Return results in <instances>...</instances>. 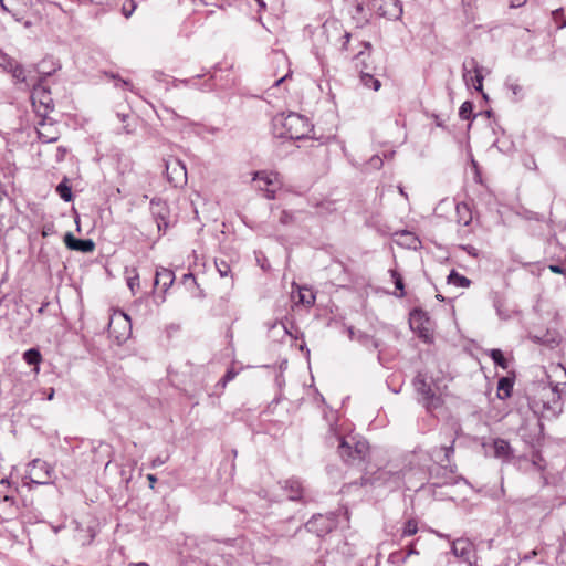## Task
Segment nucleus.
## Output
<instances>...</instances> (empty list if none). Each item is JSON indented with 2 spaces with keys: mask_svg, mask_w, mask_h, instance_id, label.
Returning a JSON list of instances; mask_svg holds the SVG:
<instances>
[{
  "mask_svg": "<svg viewBox=\"0 0 566 566\" xmlns=\"http://www.w3.org/2000/svg\"><path fill=\"white\" fill-rule=\"evenodd\" d=\"M326 443L336 447L342 460L352 465L365 462L369 455V444L365 438L359 434L338 433L333 427L326 436Z\"/></svg>",
  "mask_w": 566,
  "mask_h": 566,
  "instance_id": "1",
  "label": "nucleus"
},
{
  "mask_svg": "<svg viewBox=\"0 0 566 566\" xmlns=\"http://www.w3.org/2000/svg\"><path fill=\"white\" fill-rule=\"evenodd\" d=\"M275 135L286 139H303L312 132V125L306 117L296 113H290L275 117Z\"/></svg>",
  "mask_w": 566,
  "mask_h": 566,
  "instance_id": "2",
  "label": "nucleus"
},
{
  "mask_svg": "<svg viewBox=\"0 0 566 566\" xmlns=\"http://www.w3.org/2000/svg\"><path fill=\"white\" fill-rule=\"evenodd\" d=\"M252 180L255 184V188L263 191L264 197L270 200L275 198L276 190L282 186L280 175L276 171H256Z\"/></svg>",
  "mask_w": 566,
  "mask_h": 566,
  "instance_id": "3",
  "label": "nucleus"
},
{
  "mask_svg": "<svg viewBox=\"0 0 566 566\" xmlns=\"http://www.w3.org/2000/svg\"><path fill=\"white\" fill-rule=\"evenodd\" d=\"M31 101L40 117H46V115L54 109L51 92L42 82L33 84Z\"/></svg>",
  "mask_w": 566,
  "mask_h": 566,
  "instance_id": "4",
  "label": "nucleus"
},
{
  "mask_svg": "<svg viewBox=\"0 0 566 566\" xmlns=\"http://www.w3.org/2000/svg\"><path fill=\"white\" fill-rule=\"evenodd\" d=\"M337 526L336 517L333 513L331 514H317L314 515L306 524L305 528L322 537L332 532Z\"/></svg>",
  "mask_w": 566,
  "mask_h": 566,
  "instance_id": "5",
  "label": "nucleus"
},
{
  "mask_svg": "<svg viewBox=\"0 0 566 566\" xmlns=\"http://www.w3.org/2000/svg\"><path fill=\"white\" fill-rule=\"evenodd\" d=\"M463 80L467 86L472 85L475 91L482 92L483 88V75L481 67L474 57H468L464 60L463 65Z\"/></svg>",
  "mask_w": 566,
  "mask_h": 566,
  "instance_id": "6",
  "label": "nucleus"
},
{
  "mask_svg": "<svg viewBox=\"0 0 566 566\" xmlns=\"http://www.w3.org/2000/svg\"><path fill=\"white\" fill-rule=\"evenodd\" d=\"M413 386L427 409L437 408L439 406V397L434 395L423 374L419 373L415 377Z\"/></svg>",
  "mask_w": 566,
  "mask_h": 566,
  "instance_id": "7",
  "label": "nucleus"
},
{
  "mask_svg": "<svg viewBox=\"0 0 566 566\" xmlns=\"http://www.w3.org/2000/svg\"><path fill=\"white\" fill-rule=\"evenodd\" d=\"M132 329L130 318L124 312H116L109 319L108 332L117 340L125 339Z\"/></svg>",
  "mask_w": 566,
  "mask_h": 566,
  "instance_id": "8",
  "label": "nucleus"
},
{
  "mask_svg": "<svg viewBox=\"0 0 566 566\" xmlns=\"http://www.w3.org/2000/svg\"><path fill=\"white\" fill-rule=\"evenodd\" d=\"M52 468L43 460L34 459L28 469V478L31 483L48 484L51 479Z\"/></svg>",
  "mask_w": 566,
  "mask_h": 566,
  "instance_id": "9",
  "label": "nucleus"
},
{
  "mask_svg": "<svg viewBox=\"0 0 566 566\" xmlns=\"http://www.w3.org/2000/svg\"><path fill=\"white\" fill-rule=\"evenodd\" d=\"M409 324L412 331L418 333L420 338L426 342L430 338V322L426 312L422 310H413L410 313Z\"/></svg>",
  "mask_w": 566,
  "mask_h": 566,
  "instance_id": "10",
  "label": "nucleus"
},
{
  "mask_svg": "<svg viewBox=\"0 0 566 566\" xmlns=\"http://www.w3.org/2000/svg\"><path fill=\"white\" fill-rule=\"evenodd\" d=\"M452 553L464 563L473 566L475 563L474 545L468 538H458L452 543Z\"/></svg>",
  "mask_w": 566,
  "mask_h": 566,
  "instance_id": "11",
  "label": "nucleus"
},
{
  "mask_svg": "<svg viewBox=\"0 0 566 566\" xmlns=\"http://www.w3.org/2000/svg\"><path fill=\"white\" fill-rule=\"evenodd\" d=\"M167 178L174 186H181L187 181L186 166L179 159H171L166 163Z\"/></svg>",
  "mask_w": 566,
  "mask_h": 566,
  "instance_id": "12",
  "label": "nucleus"
},
{
  "mask_svg": "<svg viewBox=\"0 0 566 566\" xmlns=\"http://www.w3.org/2000/svg\"><path fill=\"white\" fill-rule=\"evenodd\" d=\"M1 8L10 13L15 21L20 22L23 20V12L28 8L27 0H0Z\"/></svg>",
  "mask_w": 566,
  "mask_h": 566,
  "instance_id": "13",
  "label": "nucleus"
},
{
  "mask_svg": "<svg viewBox=\"0 0 566 566\" xmlns=\"http://www.w3.org/2000/svg\"><path fill=\"white\" fill-rule=\"evenodd\" d=\"M491 448L494 458L500 459L502 462L509 463L513 459V449L509 441L496 438L493 440Z\"/></svg>",
  "mask_w": 566,
  "mask_h": 566,
  "instance_id": "14",
  "label": "nucleus"
},
{
  "mask_svg": "<svg viewBox=\"0 0 566 566\" xmlns=\"http://www.w3.org/2000/svg\"><path fill=\"white\" fill-rule=\"evenodd\" d=\"M454 449L453 444L443 446V447H434L430 451L431 459L436 461L443 468H448L450 465L451 455L453 454Z\"/></svg>",
  "mask_w": 566,
  "mask_h": 566,
  "instance_id": "15",
  "label": "nucleus"
},
{
  "mask_svg": "<svg viewBox=\"0 0 566 566\" xmlns=\"http://www.w3.org/2000/svg\"><path fill=\"white\" fill-rule=\"evenodd\" d=\"M64 242L69 249L81 252H92L95 248V244L91 239H76L71 233L65 234Z\"/></svg>",
  "mask_w": 566,
  "mask_h": 566,
  "instance_id": "16",
  "label": "nucleus"
},
{
  "mask_svg": "<svg viewBox=\"0 0 566 566\" xmlns=\"http://www.w3.org/2000/svg\"><path fill=\"white\" fill-rule=\"evenodd\" d=\"M175 281V274L171 270L167 268H157L156 274H155V286H160L163 289V292L166 293L168 289L172 285Z\"/></svg>",
  "mask_w": 566,
  "mask_h": 566,
  "instance_id": "17",
  "label": "nucleus"
},
{
  "mask_svg": "<svg viewBox=\"0 0 566 566\" xmlns=\"http://www.w3.org/2000/svg\"><path fill=\"white\" fill-rule=\"evenodd\" d=\"M46 117H42L39 123L38 137L43 143H54L59 139V133L52 124L45 123Z\"/></svg>",
  "mask_w": 566,
  "mask_h": 566,
  "instance_id": "18",
  "label": "nucleus"
},
{
  "mask_svg": "<svg viewBox=\"0 0 566 566\" xmlns=\"http://www.w3.org/2000/svg\"><path fill=\"white\" fill-rule=\"evenodd\" d=\"M150 206L153 210V216L155 217L157 222L158 230H166L168 228V221L166 220L167 209L165 205L160 200L151 199Z\"/></svg>",
  "mask_w": 566,
  "mask_h": 566,
  "instance_id": "19",
  "label": "nucleus"
},
{
  "mask_svg": "<svg viewBox=\"0 0 566 566\" xmlns=\"http://www.w3.org/2000/svg\"><path fill=\"white\" fill-rule=\"evenodd\" d=\"M284 490L286 491L289 500L298 501L302 499L303 486L298 479H287L284 481Z\"/></svg>",
  "mask_w": 566,
  "mask_h": 566,
  "instance_id": "20",
  "label": "nucleus"
},
{
  "mask_svg": "<svg viewBox=\"0 0 566 566\" xmlns=\"http://www.w3.org/2000/svg\"><path fill=\"white\" fill-rule=\"evenodd\" d=\"M457 221L459 224L469 226L472 221V212L468 203L459 202L455 206Z\"/></svg>",
  "mask_w": 566,
  "mask_h": 566,
  "instance_id": "21",
  "label": "nucleus"
},
{
  "mask_svg": "<svg viewBox=\"0 0 566 566\" xmlns=\"http://www.w3.org/2000/svg\"><path fill=\"white\" fill-rule=\"evenodd\" d=\"M531 339L535 344L555 347L558 344V336L555 332L546 331L543 335H532Z\"/></svg>",
  "mask_w": 566,
  "mask_h": 566,
  "instance_id": "22",
  "label": "nucleus"
},
{
  "mask_svg": "<svg viewBox=\"0 0 566 566\" xmlns=\"http://www.w3.org/2000/svg\"><path fill=\"white\" fill-rule=\"evenodd\" d=\"M125 275L127 281V286L130 290L132 294L135 295L139 290V274L136 268H125Z\"/></svg>",
  "mask_w": 566,
  "mask_h": 566,
  "instance_id": "23",
  "label": "nucleus"
},
{
  "mask_svg": "<svg viewBox=\"0 0 566 566\" xmlns=\"http://www.w3.org/2000/svg\"><path fill=\"white\" fill-rule=\"evenodd\" d=\"M23 359L28 365H34L35 370L39 371V365L42 360V356L39 349L30 348L23 353Z\"/></svg>",
  "mask_w": 566,
  "mask_h": 566,
  "instance_id": "24",
  "label": "nucleus"
},
{
  "mask_svg": "<svg viewBox=\"0 0 566 566\" xmlns=\"http://www.w3.org/2000/svg\"><path fill=\"white\" fill-rule=\"evenodd\" d=\"M448 283L459 287H469L471 281L468 277L458 273L455 270H452L448 275Z\"/></svg>",
  "mask_w": 566,
  "mask_h": 566,
  "instance_id": "25",
  "label": "nucleus"
},
{
  "mask_svg": "<svg viewBox=\"0 0 566 566\" xmlns=\"http://www.w3.org/2000/svg\"><path fill=\"white\" fill-rule=\"evenodd\" d=\"M513 388V382L510 378L502 377L497 382V392L501 399L507 398L511 396V391Z\"/></svg>",
  "mask_w": 566,
  "mask_h": 566,
  "instance_id": "26",
  "label": "nucleus"
},
{
  "mask_svg": "<svg viewBox=\"0 0 566 566\" xmlns=\"http://www.w3.org/2000/svg\"><path fill=\"white\" fill-rule=\"evenodd\" d=\"M56 192L66 202H70L73 198L71 186L69 185L67 178H64L56 187Z\"/></svg>",
  "mask_w": 566,
  "mask_h": 566,
  "instance_id": "27",
  "label": "nucleus"
},
{
  "mask_svg": "<svg viewBox=\"0 0 566 566\" xmlns=\"http://www.w3.org/2000/svg\"><path fill=\"white\" fill-rule=\"evenodd\" d=\"M360 82L365 87L373 88L374 91H378L381 86V83L378 78L363 71L360 73Z\"/></svg>",
  "mask_w": 566,
  "mask_h": 566,
  "instance_id": "28",
  "label": "nucleus"
},
{
  "mask_svg": "<svg viewBox=\"0 0 566 566\" xmlns=\"http://www.w3.org/2000/svg\"><path fill=\"white\" fill-rule=\"evenodd\" d=\"M390 277L396 286V289L399 291V293H396L398 297L405 296V285H403V279L401 274L396 269L389 270Z\"/></svg>",
  "mask_w": 566,
  "mask_h": 566,
  "instance_id": "29",
  "label": "nucleus"
},
{
  "mask_svg": "<svg viewBox=\"0 0 566 566\" xmlns=\"http://www.w3.org/2000/svg\"><path fill=\"white\" fill-rule=\"evenodd\" d=\"M489 356L494 361L496 366H500L503 369L507 368V361L503 356V353L501 349H491L489 353Z\"/></svg>",
  "mask_w": 566,
  "mask_h": 566,
  "instance_id": "30",
  "label": "nucleus"
},
{
  "mask_svg": "<svg viewBox=\"0 0 566 566\" xmlns=\"http://www.w3.org/2000/svg\"><path fill=\"white\" fill-rule=\"evenodd\" d=\"M418 532V522L415 518H409L405 522L402 527V536H412Z\"/></svg>",
  "mask_w": 566,
  "mask_h": 566,
  "instance_id": "31",
  "label": "nucleus"
},
{
  "mask_svg": "<svg viewBox=\"0 0 566 566\" xmlns=\"http://www.w3.org/2000/svg\"><path fill=\"white\" fill-rule=\"evenodd\" d=\"M552 17L554 22L557 24V29L566 28V17L564 14V9L558 8L552 12Z\"/></svg>",
  "mask_w": 566,
  "mask_h": 566,
  "instance_id": "32",
  "label": "nucleus"
},
{
  "mask_svg": "<svg viewBox=\"0 0 566 566\" xmlns=\"http://www.w3.org/2000/svg\"><path fill=\"white\" fill-rule=\"evenodd\" d=\"M473 104L469 101L462 103L459 109V117L463 120H468L472 117Z\"/></svg>",
  "mask_w": 566,
  "mask_h": 566,
  "instance_id": "33",
  "label": "nucleus"
},
{
  "mask_svg": "<svg viewBox=\"0 0 566 566\" xmlns=\"http://www.w3.org/2000/svg\"><path fill=\"white\" fill-rule=\"evenodd\" d=\"M300 302L304 305L311 306L315 302V295L311 290H301L300 291Z\"/></svg>",
  "mask_w": 566,
  "mask_h": 566,
  "instance_id": "34",
  "label": "nucleus"
},
{
  "mask_svg": "<svg viewBox=\"0 0 566 566\" xmlns=\"http://www.w3.org/2000/svg\"><path fill=\"white\" fill-rule=\"evenodd\" d=\"M505 86L512 92V94L516 97V98H520L523 96V87L516 83L515 81H512V80H507L506 83H505Z\"/></svg>",
  "mask_w": 566,
  "mask_h": 566,
  "instance_id": "35",
  "label": "nucleus"
},
{
  "mask_svg": "<svg viewBox=\"0 0 566 566\" xmlns=\"http://www.w3.org/2000/svg\"><path fill=\"white\" fill-rule=\"evenodd\" d=\"M216 268L221 277H227L231 273L230 265L224 260H216Z\"/></svg>",
  "mask_w": 566,
  "mask_h": 566,
  "instance_id": "36",
  "label": "nucleus"
},
{
  "mask_svg": "<svg viewBox=\"0 0 566 566\" xmlns=\"http://www.w3.org/2000/svg\"><path fill=\"white\" fill-rule=\"evenodd\" d=\"M12 75L19 82H23V83H27L29 85L28 77L25 75V71H24L23 66L17 64L12 69Z\"/></svg>",
  "mask_w": 566,
  "mask_h": 566,
  "instance_id": "37",
  "label": "nucleus"
},
{
  "mask_svg": "<svg viewBox=\"0 0 566 566\" xmlns=\"http://www.w3.org/2000/svg\"><path fill=\"white\" fill-rule=\"evenodd\" d=\"M294 214L290 211L283 210L280 213L279 221L283 226H287L294 222Z\"/></svg>",
  "mask_w": 566,
  "mask_h": 566,
  "instance_id": "38",
  "label": "nucleus"
},
{
  "mask_svg": "<svg viewBox=\"0 0 566 566\" xmlns=\"http://www.w3.org/2000/svg\"><path fill=\"white\" fill-rule=\"evenodd\" d=\"M136 9V4L133 0H129L123 4L122 12L125 18H129Z\"/></svg>",
  "mask_w": 566,
  "mask_h": 566,
  "instance_id": "39",
  "label": "nucleus"
},
{
  "mask_svg": "<svg viewBox=\"0 0 566 566\" xmlns=\"http://www.w3.org/2000/svg\"><path fill=\"white\" fill-rule=\"evenodd\" d=\"M66 154H67V148L64 146H59L56 148V153H55V160L57 163L63 161L65 159Z\"/></svg>",
  "mask_w": 566,
  "mask_h": 566,
  "instance_id": "40",
  "label": "nucleus"
},
{
  "mask_svg": "<svg viewBox=\"0 0 566 566\" xmlns=\"http://www.w3.org/2000/svg\"><path fill=\"white\" fill-rule=\"evenodd\" d=\"M384 159L379 156H373L369 160V166L375 169H380L382 167Z\"/></svg>",
  "mask_w": 566,
  "mask_h": 566,
  "instance_id": "41",
  "label": "nucleus"
},
{
  "mask_svg": "<svg viewBox=\"0 0 566 566\" xmlns=\"http://www.w3.org/2000/svg\"><path fill=\"white\" fill-rule=\"evenodd\" d=\"M167 459H168L167 457H166V458H161L160 455H158V457H156L155 459H153L150 467H151L153 469H155V468H157V467H160V465H163L164 463H166Z\"/></svg>",
  "mask_w": 566,
  "mask_h": 566,
  "instance_id": "42",
  "label": "nucleus"
},
{
  "mask_svg": "<svg viewBox=\"0 0 566 566\" xmlns=\"http://www.w3.org/2000/svg\"><path fill=\"white\" fill-rule=\"evenodd\" d=\"M115 86H117V87H119V86L127 87L130 91L133 90V85H132L130 82L125 81V80H120V78L117 80V82L115 83Z\"/></svg>",
  "mask_w": 566,
  "mask_h": 566,
  "instance_id": "43",
  "label": "nucleus"
},
{
  "mask_svg": "<svg viewBox=\"0 0 566 566\" xmlns=\"http://www.w3.org/2000/svg\"><path fill=\"white\" fill-rule=\"evenodd\" d=\"M549 270L553 272V273H557V274H563L565 272L564 268L560 266V265H557V264H552L549 265Z\"/></svg>",
  "mask_w": 566,
  "mask_h": 566,
  "instance_id": "44",
  "label": "nucleus"
},
{
  "mask_svg": "<svg viewBox=\"0 0 566 566\" xmlns=\"http://www.w3.org/2000/svg\"><path fill=\"white\" fill-rule=\"evenodd\" d=\"M237 376V371L234 369H229L227 370V373L224 374V377L231 381L232 379H234V377Z\"/></svg>",
  "mask_w": 566,
  "mask_h": 566,
  "instance_id": "45",
  "label": "nucleus"
},
{
  "mask_svg": "<svg viewBox=\"0 0 566 566\" xmlns=\"http://www.w3.org/2000/svg\"><path fill=\"white\" fill-rule=\"evenodd\" d=\"M169 113L171 114L172 118L180 119L185 125L189 123L187 118L180 117L175 111H169Z\"/></svg>",
  "mask_w": 566,
  "mask_h": 566,
  "instance_id": "46",
  "label": "nucleus"
},
{
  "mask_svg": "<svg viewBox=\"0 0 566 566\" xmlns=\"http://www.w3.org/2000/svg\"><path fill=\"white\" fill-rule=\"evenodd\" d=\"M343 39H344V43H343L342 49H343V50H346V45L348 44L349 39H350V33L345 32V33L343 34Z\"/></svg>",
  "mask_w": 566,
  "mask_h": 566,
  "instance_id": "47",
  "label": "nucleus"
},
{
  "mask_svg": "<svg viewBox=\"0 0 566 566\" xmlns=\"http://www.w3.org/2000/svg\"><path fill=\"white\" fill-rule=\"evenodd\" d=\"M147 480L149 481V485H150V488L153 489V488H154V485H155V483L157 482V478H156V475H154V474H148V475H147Z\"/></svg>",
  "mask_w": 566,
  "mask_h": 566,
  "instance_id": "48",
  "label": "nucleus"
},
{
  "mask_svg": "<svg viewBox=\"0 0 566 566\" xmlns=\"http://www.w3.org/2000/svg\"><path fill=\"white\" fill-rule=\"evenodd\" d=\"M524 3H525V0H514V1H512L511 7L517 8V7H521Z\"/></svg>",
  "mask_w": 566,
  "mask_h": 566,
  "instance_id": "49",
  "label": "nucleus"
},
{
  "mask_svg": "<svg viewBox=\"0 0 566 566\" xmlns=\"http://www.w3.org/2000/svg\"><path fill=\"white\" fill-rule=\"evenodd\" d=\"M365 339H366L367 342H370V344H371V346H373L374 348H378L379 344H378V342H377L376 339L369 338L368 336H365Z\"/></svg>",
  "mask_w": 566,
  "mask_h": 566,
  "instance_id": "50",
  "label": "nucleus"
},
{
  "mask_svg": "<svg viewBox=\"0 0 566 566\" xmlns=\"http://www.w3.org/2000/svg\"><path fill=\"white\" fill-rule=\"evenodd\" d=\"M229 382V380L223 376L220 381L218 382V386H221L222 388H224L227 386V384Z\"/></svg>",
  "mask_w": 566,
  "mask_h": 566,
  "instance_id": "51",
  "label": "nucleus"
},
{
  "mask_svg": "<svg viewBox=\"0 0 566 566\" xmlns=\"http://www.w3.org/2000/svg\"><path fill=\"white\" fill-rule=\"evenodd\" d=\"M229 382V380L223 376L220 381L218 382V386H221L222 388H224L227 386V384Z\"/></svg>",
  "mask_w": 566,
  "mask_h": 566,
  "instance_id": "52",
  "label": "nucleus"
},
{
  "mask_svg": "<svg viewBox=\"0 0 566 566\" xmlns=\"http://www.w3.org/2000/svg\"><path fill=\"white\" fill-rule=\"evenodd\" d=\"M130 566H149L146 562L132 563Z\"/></svg>",
  "mask_w": 566,
  "mask_h": 566,
  "instance_id": "53",
  "label": "nucleus"
},
{
  "mask_svg": "<svg viewBox=\"0 0 566 566\" xmlns=\"http://www.w3.org/2000/svg\"><path fill=\"white\" fill-rule=\"evenodd\" d=\"M48 304H49L48 302H46V303H43V304H42V306H41V307H39L38 313H39V314H43V313H44L45 307L48 306Z\"/></svg>",
  "mask_w": 566,
  "mask_h": 566,
  "instance_id": "54",
  "label": "nucleus"
},
{
  "mask_svg": "<svg viewBox=\"0 0 566 566\" xmlns=\"http://www.w3.org/2000/svg\"><path fill=\"white\" fill-rule=\"evenodd\" d=\"M54 397V389L52 388L46 397L48 400H52Z\"/></svg>",
  "mask_w": 566,
  "mask_h": 566,
  "instance_id": "55",
  "label": "nucleus"
},
{
  "mask_svg": "<svg viewBox=\"0 0 566 566\" xmlns=\"http://www.w3.org/2000/svg\"><path fill=\"white\" fill-rule=\"evenodd\" d=\"M23 24H24L25 28H30L32 25V22L27 20V21L23 22Z\"/></svg>",
  "mask_w": 566,
  "mask_h": 566,
  "instance_id": "56",
  "label": "nucleus"
},
{
  "mask_svg": "<svg viewBox=\"0 0 566 566\" xmlns=\"http://www.w3.org/2000/svg\"><path fill=\"white\" fill-rule=\"evenodd\" d=\"M399 192H400L401 196L407 198V193L405 192L402 187H399Z\"/></svg>",
  "mask_w": 566,
  "mask_h": 566,
  "instance_id": "57",
  "label": "nucleus"
},
{
  "mask_svg": "<svg viewBox=\"0 0 566 566\" xmlns=\"http://www.w3.org/2000/svg\"><path fill=\"white\" fill-rule=\"evenodd\" d=\"M394 154L395 151H389L388 154H385V158H391Z\"/></svg>",
  "mask_w": 566,
  "mask_h": 566,
  "instance_id": "58",
  "label": "nucleus"
},
{
  "mask_svg": "<svg viewBox=\"0 0 566 566\" xmlns=\"http://www.w3.org/2000/svg\"><path fill=\"white\" fill-rule=\"evenodd\" d=\"M285 78H286V76H284V77H282V78L277 80V81H276V83H275V85H280V84H281Z\"/></svg>",
  "mask_w": 566,
  "mask_h": 566,
  "instance_id": "59",
  "label": "nucleus"
},
{
  "mask_svg": "<svg viewBox=\"0 0 566 566\" xmlns=\"http://www.w3.org/2000/svg\"><path fill=\"white\" fill-rule=\"evenodd\" d=\"M364 45H365L366 49H370L371 48V44L369 42H365Z\"/></svg>",
  "mask_w": 566,
  "mask_h": 566,
  "instance_id": "60",
  "label": "nucleus"
},
{
  "mask_svg": "<svg viewBox=\"0 0 566 566\" xmlns=\"http://www.w3.org/2000/svg\"><path fill=\"white\" fill-rule=\"evenodd\" d=\"M394 4H395V7H397V8H398V10H397V11H398V13H401V11H402V10H401V8H400V7H398V4H397L396 2H394Z\"/></svg>",
  "mask_w": 566,
  "mask_h": 566,
  "instance_id": "61",
  "label": "nucleus"
},
{
  "mask_svg": "<svg viewBox=\"0 0 566 566\" xmlns=\"http://www.w3.org/2000/svg\"><path fill=\"white\" fill-rule=\"evenodd\" d=\"M118 116L120 117V119H122L123 122H124V120H125V118H126V116H125V115H119V114H118Z\"/></svg>",
  "mask_w": 566,
  "mask_h": 566,
  "instance_id": "62",
  "label": "nucleus"
}]
</instances>
